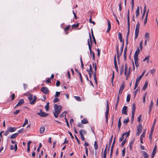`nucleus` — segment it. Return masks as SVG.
<instances>
[{"label": "nucleus", "instance_id": "f257e3e1", "mask_svg": "<svg viewBox=\"0 0 158 158\" xmlns=\"http://www.w3.org/2000/svg\"><path fill=\"white\" fill-rule=\"evenodd\" d=\"M62 107L60 105L58 106L56 104L54 105V109L55 111L53 112V114L54 117L57 118L58 117L59 114L61 112L62 110Z\"/></svg>", "mask_w": 158, "mask_h": 158}, {"label": "nucleus", "instance_id": "f03ea898", "mask_svg": "<svg viewBox=\"0 0 158 158\" xmlns=\"http://www.w3.org/2000/svg\"><path fill=\"white\" fill-rule=\"evenodd\" d=\"M89 37L90 42L89 41V39L88 40V43L89 46V48L90 52V55L92 54L93 59L94 60H95V54L94 52L92 51L91 50V47L92 46V44L93 43L92 40V39L90 35V33H89Z\"/></svg>", "mask_w": 158, "mask_h": 158}, {"label": "nucleus", "instance_id": "7ed1b4c3", "mask_svg": "<svg viewBox=\"0 0 158 158\" xmlns=\"http://www.w3.org/2000/svg\"><path fill=\"white\" fill-rule=\"evenodd\" d=\"M140 27V25L139 22H138L137 24H136L135 31V39H136L138 36L139 34V30Z\"/></svg>", "mask_w": 158, "mask_h": 158}, {"label": "nucleus", "instance_id": "20e7f679", "mask_svg": "<svg viewBox=\"0 0 158 158\" xmlns=\"http://www.w3.org/2000/svg\"><path fill=\"white\" fill-rule=\"evenodd\" d=\"M132 116H131V122H133L134 120V115L136 109L135 104V103H133L132 105Z\"/></svg>", "mask_w": 158, "mask_h": 158}, {"label": "nucleus", "instance_id": "39448f33", "mask_svg": "<svg viewBox=\"0 0 158 158\" xmlns=\"http://www.w3.org/2000/svg\"><path fill=\"white\" fill-rule=\"evenodd\" d=\"M156 119H155L151 129V131L149 135V138L151 140L152 139V133L154 130V127L156 124Z\"/></svg>", "mask_w": 158, "mask_h": 158}, {"label": "nucleus", "instance_id": "423d86ee", "mask_svg": "<svg viewBox=\"0 0 158 158\" xmlns=\"http://www.w3.org/2000/svg\"><path fill=\"white\" fill-rule=\"evenodd\" d=\"M127 134V136H126V138H127L128 136L130 135V131H128V132H125L122 134L121 137L119 139V141L120 142H122L124 139V136L125 135Z\"/></svg>", "mask_w": 158, "mask_h": 158}, {"label": "nucleus", "instance_id": "0eeeda50", "mask_svg": "<svg viewBox=\"0 0 158 158\" xmlns=\"http://www.w3.org/2000/svg\"><path fill=\"white\" fill-rule=\"evenodd\" d=\"M142 129V127L141 124H139L138 127H137V131L136 134L137 136H138L140 135Z\"/></svg>", "mask_w": 158, "mask_h": 158}, {"label": "nucleus", "instance_id": "6e6552de", "mask_svg": "<svg viewBox=\"0 0 158 158\" xmlns=\"http://www.w3.org/2000/svg\"><path fill=\"white\" fill-rule=\"evenodd\" d=\"M37 114L42 117H46L48 115V114L43 112L42 110H40V112L37 113Z\"/></svg>", "mask_w": 158, "mask_h": 158}, {"label": "nucleus", "instance_id": "1a4fd4ad", "mask_svg": "<svg viewBox=\"0 0 158 158\" xmlns=\"http://www.w3.org/2000/svg\"><path fill=\"white\" fill-rule=\"evenodd\" d=\"M41 91L43 93L45 94H48L49 91L48 89L46 87H43L41 89Z\"/></svg>", "mask_w": 158, "mask_h": 158}, {"label": "nucleus", "instance_id": "9d476101", "mask_svg": "<svg viewBox=\"0 0 158 158\" xmlns=\"http://www.w3.org/2000/svg\"><path fill=\"white\" fill-rule=\"evenodd\" d=\"M140 52V50L139 47H138L137 49L135 51V54L134 55V59H138V55L139 54Z\"/></svg>", "mask_w": 158, "mask_h": 158}, {"label": "nucleus", "instance_id": "9b49d317", "mask_svg": "<svg viewBox=\"0 0 158 158\" xmlns=\"http://www.w3.org/2000/svg\"><path fill=\"white\" fill-rule=\"evenodd\" d=\"M157 149V146L155 145L154 147V149L152 153V155L151 156L152 158H153L156 153V151Z\"/></svg>", "mask_w": 158, "mask_h": 158}, {"label": "nucleus", "instance_id": "f8f14e48", "mask_svg": "<svg viewBox=\"0 0 158 158\" xmlns=\"http://www.w3.org/2000/svg\"><path fill=\"white\" fill-rule=\"evenodd\" d=\"M107 23H108V29L107 30L106 32H109L111 29V25L110 23V21L109 20H107Z\"/></svg>", "mask_w": 158, "mask_h": 158}, {"label": "nucleus", "instance_id": "ddd939ff", "mask_svg": "<svg viewBox=\"0 0 158 158\" xmlns=\"http://www.w3.org/2000/svg\"><path fill=\"white\" fill-rule=\"evenodd\" d=\"M127 107L126 106H124L123 107L122 110V113L125 114H127Z\"/></svg>", "mask_w": 158, "mask_h": 158}, {"label": "nucleus", "instance_id": "4468645a", "mask_svg": "<svg viewBox=\"0 0 158 158\" xmlns=\"http://www.w3.org/2000/svg\"><path fill=\"white\" fill-rule=\"evenodd\" d=\"M142 155L144 158H148L149 157L148 155L144 151H142Z\"/></svg>", "mask_w": 158, "mask_h": 158}, {"label": "nucleus", "instance_id": "2eb2a0df", "mask_svg": "<svg viewBox=\"0 0 158 158\" xmlns=\"http://www.w3.org/2000/svg\"><path fill=\"white\" fill-rule=\"evenodd\" d=\"M24 102V101L23 99H20L18 102L17 104L16 105L15 107L19 106L22 105Z\"/></svg>", "mask_w": 158, "mask_h": 158}, {"label": "nucleus", "instance_id": "dca6fc26", "mask_svg": "<svg viewBox=\"0 0 158 158\" xmlns=\"http://www.w3.org/2000/svg\"><path fill=\"white\" fill-rule=\"evenodd\" d=\"M10 149L11 150L15 149V151H16L17 149V144H15V146L13 145H11L10 147Z\"/></svg>", "mask_w": 158, "mask_h": 158}, {"label": "nucleus", "instance_id": "f3484780", "mask_svg": "<svg viewBox=\"0 0 158 158\" xmlns=\"http://www.w3.org/2000/svg\"><path fill=\"white\" fill-rule=\"evenodd\" d=\"M112 138H113V135H112L111 138L110 139V140H109V143L108 144V151H109L110 147V145H111V143H112Z\"/></svg>", "mask_w": 158, "mask_h": 158}, {"label": "nucleus", "instance_id": "a211bd4d", "mask_svg": "<svg viewBox=\"0 0 158 158\" xmlns=\"http://www.w3.org/2000/svg\"><path fill=\"white\" fill-rule=\"evenodd\" d=\"M16 129V128L15 127H10L8 129V131L9 132H13L14 131H15Z\"/></svg>", "mask_w": 158, "mask_h": 158}, {"label": "nucleus", "instance_id": "6ab92c4d", "mask_svg": "<svg viewBox=\"0 0 158 158\" xmlns=\"http://www.w3.org/2000/svg\"><path fill=\"white\" fill-rule=\"evenodd\" d=\"M109 102H108V101H107V102H106V113H109Z\"/></svg>", "mask_w": 158, "mask_h": 158}, {"label": "nucleus", "instance_id": "aec40b11", "mask_svg": "<svg viewBox=\"0 0 158 158\" xmlns=\"http://www.w3.org/2000/svg\"><path fill=\"white\" fill-rule=\"evenodd\" d=\"M45 130V127L44 126L41 127L40 129V134H43Z\"/></svg>", "mask_w": 158, "mask_h": 158}, {"label": "nucleus", "instance_id": "412c9836", "mask_svg": "<svg viewBox=\"0 0 158 158\" xmlns=\"http://www.w3.org/2000/svg\"><path fill=\"white\" fill-rule=\"evenodd\" d=\"M18 135V133H15L12 135L10 137L11 139L15 138Z\"/></svg>", "mask_w": 158, "mask_h": 158}, {"label": "nucleus", "instance_id": "4be33fe9", "mask_svg": "<svg viewBox=\"0 0 158 158\" xmlns=\"http://www.w3.org/2000/svg\"><path fill=\"white\" fill-rule=\"evenodd\" d=\"M139 7H138L137 8L136 10V17L137 18L138 17V16L139 15Z\"/></svg>", "mask_w": 158, "mask_h": 158}, {"label": "nucleus", "instance_id": "5701e85b", "mask_svg": "<svg viewBox=\"0 0 158 158\" xmlns=\"http://www.w3.org/2000/svg\"><path fill=\"white\" fill-rule=\"evenodd\" d=\"M94 146L95 149L97 151L98 148V145L96 141H95Z\"/></svg>", "mask_w": 158, "mask_h": 158}, {"label": "nucleus", "instance_id": "b1692460", "mask_svg": "<svg viewBox=\"0 0 158 158\" xmlns=\"http://www.w3.org/2000/svg\"><path fill=\"white\" fill-rule=\"evenodd\" d=\"M135 60V63L136 67H137L139 65L138 63V59H134Z\"/></svg>", "mask_w": 158, "mask_h": 158}, {"label": "nucleus", "instance_id": "393cba45", "mask_svg": "<svg viewBox=\"0 0 158 158\" xmlns=\"http://www.w3.org/2000/svg\"><path fill=\"white\" fill-rule=\"evenodd\" d=\"M149 9H148V11H147V12L146 14V18L144 19V24L145 25H146V23L147 22V17H148V12H149Z\"/></svg>", "mask_w": 158, "mask_h": 158}, {"label": "nucleus", "instance_id": "a878e982", "mask_svg": "<svg viewBox=\"0 0 158 158\" xmlns=\"http://www.w3.org/2000/svg\"><path fill=\"white\" fill-rule=\"evenodd\" d=\"M142 77L141 76H140L139 77H138L136 79V82H135V83H137L138 84H139V83Z\"/></svg>", "mask_w": 158, "mask_h": 158}, {"label": "nucleus", "instance_id": "bb28decb", "mask_svg": "<svg viewBox=\"0 0 158 158\" xmlns=\"http://www.w3.org/2000/svg\"><path fill=\"white\" fill-rule=\"evenodd\" d=\"M149 57L150 56L149 55L146 56L145 58L143 60V61H145L147 60V62H148L149 60Z\"/></svg>", "mask_w": 158, "mask_h": 158}, {"label": "nucleus", "instance_id": "cd10ccee", "mask_svg": "<svg viewBox=\"0 0 158 158\" xmlns=\"http://www.w3.org/2000/svg\"><path fill=\"white\" fill-rule=\"evenodd\" d=\"M129 118H128L127 119H125L124 120L123 123L124 125H127V123L129 122Z\"/></svg>", "mask_w": 158, "mask_h": 158}, {"label": "nucleus", "instance_id": "c85d7f7f", "mask_svg": "<svg viewBox=\"0 0 158 158\" xmlns=\"http://www.w3.org/2000/svg\"><path fill=\"white\" fill-rule=\"evenodd\" d=\"M34 99L30 103L31 104L33 105L34 104L35 101L36 99V97L35 96H33Z\"/></svg>", "mask_w": 158, "mask_h": 158}, {"label": "nucleus", "instance_id": "c756f323", "mask_svg": "<svg viewBox=\"0 0 158 158\" xmlns=\"http://www.w3.org/2000/svg\"><path fill=\"white\" fill-rule=\"evenodd\" d=\"M81 123L82 124H85L88 123V122L86 119L84 118L83 120H81Z\"/></svg>", "mask_w": 158, "mask_h": 158}, {"label": "nucleus", "instance_id": "7c9ffc66", "mask_svg": "<svg viewBox=\"0 0 158 158\" xmlns=\"http://www.w3.org/2000/svg\"><path fill=\"white\" fill-rule=\"evenodd\" d=\"M124 87H125V86H124V82H123V83L121 85V86L120 87L119 89H120L122 91H123V89L124 88Z\"/></svg>", "mask_w": 158, "mask_h": 158}, {"label": "nucleus", "instance_id": "2f4dec72", "mask_svg": "<svg viewBox=\"0 0 158 158\" xmlns=\"http://www.w3.org/2000/svg\"><path fill=\"white\" fill-rule=\"evenodd\" d=\"M66 112L64 111L63 113H61L59 115L60 118H62L66 115Z\"/></svg>", "mask_w": 158, "mask_h": 158}, {"label": "nucleus", "instance_id": "473e14b6", "mask_svg": "<svg viewBox=\"0 0 158 158\" xmlns=\"http://www.w3.org/2000/svg\"><path fill=\"white\" fill-rule=\"evenodd\" d=\"M28 98L29 101H31L33 99V95L32 94H29L28 96Z\"/></svg>", "mask_w": 158, "mask_h": 158}, {"label": "nucleus", "instance_id": "72a5a7b5", "mask_svg": "<svg viewBox=\"0 0 158 158\" xmlns=\"http://www.w3.org/2000/svg\"><path fill=\"white\" fill-rule=\"evenodd\" d=\"M92 65H93V68L94 69V70H95L94 72L96 73V72L97 71V69L96 64V63H93Z\"/></svg>", "mask_w": 158, "mask_h": 158}, {"label": "nucleus", "instance_id": "f704fd0d", "mask_svg": "<svg viewBox=\"0 0 158 158\" xmlns=\"http://www.w3.org/2000/svg\"><path fill=\"white\" fill-rule=\"evenodd\" d=\"M148 83L147 81H146L145 82L144 86H143V88H142L143 90H144V89H146V88L148 86Z\"/></svg>", "mask_w": 158, "mask_h": 158}, {"label": "nucleus", "instance_id": "c9c22d12", "mask_svg": "<svg viewBox=\"0 0 158 158\" xmlns=\"http://www.w3.org/2000/svg\"><path fill=\"white\" fill-rule=\"evenodd\" d=\"M115 143V137L114 138V140L113 141L111 147V150L113 151L114 147V145Z\"/></svg>", "mask_w": 158, "mask_h": 158}, {"label": "nucleus", "instance_id": "e433bc0d", "mask_svg": "<svg viewBox=\"0 0 158 158\" xmlns=\"http://www.w3.org/2000/svg\"><path fill=\"white\" fill-rule=\"evenodd\" d=\"M49 103L48 102L47 103L46 105L45 106V108L46 109V111H47L49 108Z\"/></svg>", "mask_w": 158, "mask_h": 158}, {"label": "nucleus", "instance_id": "4c0bfd02", "mask_svg": "<svg viewBox=\"0 0 158 158\" xmlns=\"http://www.w3.org/2000/svg\"><path fill=\"white\" fill-rule=\"evenodd\" d=\"M130 69H131V68H129V72H128V73L127 74H126V80H127L128 79V77H129V76L130 75Z\"/></svg>", "mask_w": 158, "mask_h": 158}, {"label": "nucleus", "instance_id": "58836bf2", "mask_svg": "<svg viewBox=\"0 0 158 158\" xmlns=\"http://www.w3.org/2000/svg\"><path fill=\"white\" fill-rule=\"evenodd\" d=\"M94 80L95 83L97 84V78H96V73L95 72L94 73Z\"/></svg>", "mask_w": 158, "mask_h": 158}, {"label": "nucleus", "instance_id": "ea45409f", "mask_svg": "<svg viewBox=\"0 0 158 158\" xmlns=\"http://www.w3.org/2000/svg\"><path fill=\"white\" fill-rule=\"evenodd\" d=\"M70 26L69 25L67 26L65 28H64V31L66 32L68 31L70 29Z\"/></svg>", "mask_w": 158, "mask_h": 158}, {"label": "nucleus", "instance_id": "a19ab883", "mask_svg": "<svg viewBox=\"0 0 158 158\" xmlns=\"http://www.w3.org/2000/svg\"><path fill=\"white\" fill-rule=\"evenodd\" d=\"M81 133L82 134L85 135L86 134V131L84 130H81L80 131V134H81Z\"/></svg>", "mask_w": 158, "mask_h": 158}, {"label": "nucleus", "instance_id": "79ce46f5", "mask_svg": "<svg viewBox=\"0 0 158 158\" xmlns=\"http://www.w3.org/2000/svg\"><path fill=\"white\" fill-rule=\"evenodd\" d=\"M130 94H128L127 95V102H129L130 100Z\"/></svg>", "mask_w": 158, "mask_h": 158}, {"label": "nucleus", "instance_id": "37998d69", "mask_svg": "<svg viewBox=\"0 0 158 158\" xmlns=\"http://www.w3.org/2000/svg\"><path fill=\"white\" fill-rule=\"evenodd\" d=\"M121 125V121L118 120V127L119 130H120V129Z\"/></svg>", "mask_w": 158, "mask_h": 158}, {"label": "nucleus", "instance_id": "c03bdc74", "mask_svg": "<svg viewBox=\"0 0 158 158\" xmlns=\"http://www.w3.org/2000/svg\"><path fill=\"white\" fill-rule=\"evenodd\" d=\"M74 97L76 100H77L78 101H81V98L79 97L75 96Z\"/></svg>", "mask_w": 158, "mask_h": 158}, {"label": "nucleus", "instance_id": "a18cd8bd", "mask_svg": "<svg viewBox=\"0 0 158 158\" xmlns=\"http://www.w3.org/2000/svg\"><path fill=\"white\" fill-rule=\"evenodd\" d=\"M124 70V66L123 65L122 66L121 69H120V75H122V73H123Z\"/></svg>", "mask_w": 158, "mask_h": 158}, {"label": "nucleus", "instance_id": "49530a36", "mask_svg": "<svg viewBox=\"0 0 158 158\" xmlns=\"http://www.w3.org/2000/svg\"><path fill=\"white\" fill-rule=\"evenodd\" d=\"M78 74L79 75V77L80 78V80L81 82V83H83V79L81 75V73H79Z\"/></svg>", "mask_w": 158, "mask_h": 158}, {"label": "nucleus", "instance_id": "de8ad7c7", "mask_svg": "<svg viewBox=\"0 0 158 158\" xmlns=\"http://www.w3.org/2000/svg\"><path fill=\"white\" fill-rule=\"evenodd\" d=\"M108 114L109 113H106V114H105L106 120V123H108Z\"/></svg>", "mask_w": 158, "mask_h": 158}, {"label": "nucleus", "instance_id": "09e8293b", "mask_svg": "<svg viewBox=\"0 0 158 158\" xmlns=\"http://www.w3.org/2000/svg\"><path fill=\"white\" fill-rule=\"evenodd\" d=\"M127 29H130V19H127Z\"/></svg>", "mask_w": 158, "mask_h": 158}, {"label": "nucleus", "instance_id": "8fccbe9b", "mask_svg": "<svg viewBox=\"0 0 158 158\" xmlns=\"http://www.w3.org/2000/svg\"><path fill=\"white\" fill-rule=\"evenodd\" d=\"M145 132H143L142 134L140 136V138L143 139V138L145 137Z\"/></svg>", "mask_w": 158, "mask_h": 158}, {"label": "nucleus", "instance_id": "3c124183", "mask_svg": "<svg viewBox=\"0 0 158 158\" xmlns=\"http://www.w3.org/2000/svg\"><path fill=\"white\" fill-rule=\"evenodd\" d=\"M79 23H77V24H74L72 25V27L73 28L77 27H78Z\"/></svg>", "mask_w": 158, "mask_h": 158}, {"label": "nucleus", "instance_id": "603ef678", "mask_svg": "<svg viewBox=\"0 0 158 158\" xmlns=\"http://www.w3.org/2000/svg\"><path fill=\"white\" fill-rule=\"evenodd\" d=\"M59 101V99L58 98L56 97L53 100V102L56 103Z\"/></svg>", "mask_w": 158, "mask_h": 158}, {"label": "nucleus", "instance_id": "864d4df0", "mask_svg": "<svg viewBox=\"0 0 158 158\" xmlns=\"http://www.w3.org/2000/svg\"><path fill=\"white\" fill-rule=\"evenodd\" d=\"M87 71H90L91 73H93V69L91 64H90L89 70L88 69H87Z\"/></svg>", "mask_w": 158, "mask_h": 158}, {"label": "nucleus", "instance_id": "5fc2aeb1", "mask_svg": "<svg viewBox=\"0 0 158 158\" xmlns=\"http://www.w3.org/2000/svg\"><path fill=\"white\" fill-rule=\"evenodd\" d=\"M60 94V92H56V93L55 97H59Z\"/></svg>", "mask_w": 158, "mask_h": 158}, {"label": "nucleus", "instance_id": "6e6d98bb", "mask_svg": "<svg viewBox=\"0 0 158 158\" xmlns=\"http://www.w3.org/2000/svg\"><path fill=\"white\" fill-rule=\"evenodd\" d=\"M154 105V103L152 100L151 101L150 104L149 106V108H152Z\"/></svg>", "mask_w": 158, "mask_h": 158}, {"label": "nucleus", "instance_id": "4d7b16f0", "mask_svg": "<svg viewBox=\"0 0 158 158\" xmlns=\"http://www.w3.org/2000/svg\"><path fill=\"white\" fill-rule=\"evenodd\" d=\"M145 37L148 38V40H149V34L147 32L145 33Z\"/></svg>", "mask_w": 158, "mask_h": 158}, {"label": "nucleus", "instance_id": "13d9d810", "mask_svg": "<svg viewBox=\"0 0 158 158\" xmlns=\"http://www.w3.org/2000/svg\"><path fill=\"white\" fill-rule=\"evenodd\" d=\"M125 148H124L122 151V156H123L125 155Z\"/></svg>", "mask_w": 158, "mask_h": 158}, {"label": "nucleus", "instance_id": "bf43d9fd", "mask_svg": "<svg viewBox=\"0 0 158 158\" xmlns=\"http://www.w3.org/2000/svg\"><path fill=\"white\" fill-rule=\"evenodd\" d=\"M81 139L82 140H85V138L84 136V135L83 134L81 133Z\"/></svg>", "mask_w": 158, "mask_h": 158}, {"label": "nucleus", "instance_id": "052dcab7", "mask_svg": "<svg viewBox=\"0 0 158 158\" xmlns=\"http://www.w3.org/2000/svg\"><path fill=\"white\" fill-rule=\"evenodd\" d=\"M143 41H141L139 44V47L141 50H142L143 48L142 47Z\"/></svg>", "mask_w": 158, "mask_h": 158}, {"label": "nucleus", "instance_id": "680f3d73", "mask_svg": "<svg viewBox=\"0 0 158 158\" xmlns=\"http://www.w3.org/2000/svg\"><path fill=\"white\" fill-rule=\"evenodd\" d=\"M126 139H125V140H123V141L122 142L121 144V146L122 147H123L124 145L125 144V143H126Z\"/></svg>", "mask_w": 158, "mask_h": 158}, {"label": "nucleus", "instance_id": "e2e57ef3", "mask_svg": "<svg viewBox=\"0 0 158 158\" xmlns=\"http://www.w3.org/2000/svg\"><path fill=\"white\" fill-rule=\"evenodd\" d=\"M11 100L12 101L15 98V94H13L11 95Z\"/></svg>", "mask_w": 158, "mask_h": 158}, {"label": "nucleus", "instance_id": "0e129e2a", "mask_svg": "<svg viewBox=\"0 0 158 158\" xmlns=\"http://www.w3.org/2000/svg\"><path fill=\"white\" fill-rule=\"evenodd\" d=\"M141 118V115H140L139 116L138 118V121L139 123H140V120Z\"/></svg>", "mask_w": 158, "mask_h": 158}, {"label": "nucleus", "instance_id": "69168bd1", "mask_svg": "<svg viewBox=\"0 0 158 158\" xmlns=\"http://www.w3.org/2000/svg\"><path fill=\"white\" fill-rule=\"evenodd\" d=\"M60 85V82L59 81H57L56 83V85L57 86H59Z\"/></svg>", "mask_w": 158, "mask_h": 158}, {"label": "nucleus", "instance_id": "338daca9", "mask_svg": "<svg viewBox=\"0 0 158 158\" xmlns=\"http://www.w3.org/2000/svg\"><path fill=\"white\" fill-rule=\"evenodd\" d=\"M20 111V110H16V111H15V112H14V114L15 115L17 114Z\"/></svg>", "mask_w": 158, "mask_h": 158}, {"label": "nucleus", "instance_id": "774afa93", "mask_svg": "<svg viewBox=\"0 0 158 158\" xmlns=\"http://www.w3.org/2000/svg\"><path fill=\"white\" fill-rule=\"evenodd\" d=\"M150 72L151 73L153 74L155 72V70L154 69H152L150 71Z\"/></svg>", "mask_w": 158, "mask_h": 158}]
</instances>
